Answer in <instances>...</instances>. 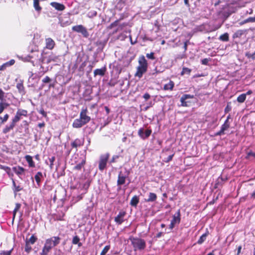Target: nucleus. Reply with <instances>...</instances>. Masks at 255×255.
Returning a JSON list of instances; mask_svg holds the SVG:
<instances>
[{"label":"nucleus","mask_w":255,"mask_h":255,"mask_svg":"<svg viewBox=\"0 0 255 255\" xmlns=\"http://www.w3.org/2000/svg\"><path fill=\"white\" fill-rule=\"evenodd\" d=\"M12 180L13 188H14L15 187H16V183L13 179H12Z\"/></svg>","instance_id":"obj_63"},{"label":"nucleus","mask_w":255,"mask_h":255,"mask_svg":"<svg viewBox=\"0 0 255 255\" xmlns=\"http://www.w3.org/2000/svg\"><path fill=\"white\" fill-rule=\"evenodd\" d=\"M16 88L18 90V92L22 95L25 94L24 88L22 83H18L16 84Z\"/></svg>","instance_id":"obj_23"},{"label":"nucleus","mask_w":255,"mask_h":255,"mask_svg":"<svg viewBox=\"0 0 255 255\" xmlns=\"http://www.w3.org/2000/svg\"><path fill=\"white\" fill-rule=\"evenodd\" d=\"M9 115L7 114H5L3 117L0 116V120H1V123L3 124L5 123L7 121Z\"/></svg>","instance_id":"obj_41"},{"label":"nucleus","mask_w":255,"mask_h":255,"mask_svg":"<svg viewBox=\"0 0 255 255\" xmlns=\"http://www.w3.org/2000/svg\"><path fill=\"white\" fill-rule=\"evenodd\" d=\"M255 22V18H254L253 17H250L244 20V21L240 22L241 25H243L244 24H245L248 22Z\"/></svg>","instance_id":"obj_32"},{"label":"nucleus","mask_w":255,"mask_h":255,"mask_svg":"<svg viewBox=\"0 0 255 255\" xmlns=\"http://www.w3.org/2000/svg\"><path fill=\"white\" fill-rule=\"evenodd\" d=\"M12 170L18 176L24 174L25 169L23 167L18 166L12 167Z\"/></svg>","instance_id":"obj_13"},{"label":"nucleus","mask_w":255,"mask_h":255,"mask_svg":"<svg viewBox=\"0 0 255 255\" xmlns=\"http://www.w3.org/2000/svg\"><path fill=\"white\" fill-rule=\"evenodd\" d=\"M51 249L52 248L49 246L44 244V246L42 250V252L40 254V255H47Z\"/></svg>","instance_id":"obj_19"},{"label":"nucleus","mask_w":255,"mask_h":255,"mask_svg":"<svg viewBox=\"0 0 255 255\" xmlns=\"http://www.w3.org/2000/svg\"><path fill=\"white\" fill-rule=\"evenodd\" d=\"M37 238L34 236L32 235L28 241H26V242H28L29 244H34L35 242L36 241Z\"/></svg>","instance_id":"obj_37"},{"label":"nucleus","mask_w":255,"mask_h":255,"mask_svg":"<svg viewBox=\"0 0 255 255\" xmlns=\"http://www.w3.org/2000/svg\"><path fill=\"white\" fill-rule=\"evenodd\" d=\"M230 127V124L228 122V120H226L224 124L222 126L221 128L220 131L217 132V135H221L224 133V131L228 129Z\"/></svg>","instance_id":"obj_10"},{"label":"nucleus","mask_w":255,"mask_h":255,"mask_svg":"<svg viewBox=\"0 0 255 255\" xmlns=\"http://www.w3.org/2000/svg\"><path fill=\"white\" fill-rule=\"evenodd\" d=\"M109 157V153H106V154L102 155L100 156L99 164V168L101 171H103L106 168Z\"/></svg>","instance_id":"obj_6"},{"label":"nucleus","mask_w":255,"mask_h":255,"mask_svg":"<svg viewBox=\"0 0 255 255\" xmlns=\"http://www.w3.org/2000/svg\"><path fill=\"white\" fill-rule=\"evenodd\" d=\"M33 6L36 11L40 12L41 10V7L39 5V0H33Z\"/></svg>","instance_id":"obj_22"},{"label":"nucleus","mask_w":255,"mask_h":255,"mask_svg":"<svg viewBox=\"0 0 255 255\" xmlns=\"http://www.w3.org/2000/svg\"><path fill=\"white\" fill-rule=\"evenodd\" d=\"M22 188L20 186H16L14 188H13V190L14 193H16L17 192H19L21 190H22Z\"/></svg>","instance_id":"obj_48"},{"label":"nucleus","mask_w":255,"mask_h":255,"mask_svg":"<svg viewBox=\"0 0 255 255\" xmlns=\"http://www.w3.org/2000/svg\"><path fill=\"white\" fill-rule=\"evenodd\" d=\"M127 177L128 175H124L121 171L120 172L117 181V185L121 186L125 184Z\"/></svg>","instance_id":"obj_11"},{"label":"nucleus","mask_w":255,"mask_h":255,"mask_svg":"<svg viewBox=\"0 0 255 255\" xmlns=\"http://www.w3.org/2000/svg\"><path fill=\"white\" fill-rule=\"evenodd\" d=\"M39 113L44 117H46L47 116L46 113L44 111V110L43 109H40L39 111Z\"/></svg>","instance_id":"obj_55"},{"label":"nucleus","mask_w":255,"mask_h":255,"mask_svg":"<svg viewBox=\"0 0 255 255\" xmlns=\"http://www.w3.org/2000/svg\"><path fill=\"white\" fill-rule=\"evenodd\" d=\"M84 140L83 139L76 138L71 143V146L73 148H77L83 145Z\"/></svg>","instance_id":"obj_12"},{"label":"nucleus","mask_w":255,"mask_h":255,"mask_svg":"<svg viewBox=\"0 0 255 255\" xmlns=\"http://www.w3.org/2000/svg\"><path fill=\"white\" fill-rule=\"evenodd\" d=\"M50 5L56 10L59 11H62L65 8V6L63 4L57 2H52L50 3Z\"/></svg>","instance_id":"obj_14"},{"label":"nucleus","mask_w":255,"mask_h":255,"mask_svg":"<svg viewBox=\"0 0 255 255\" xmlns=\"http://www.w3.org/2000/svg\"><path fill=\"white\" fill-rule=\"evenodd\" d=\"M191 70L190 69L188 68H186V67H184L182 69V71L181 73V74L182 75H184V74H188V75H189L190 72H191Z\"/></svg>","instance_id":"obj_36"},{"label":"nucleus","mask_w":255,"mask_h":255,"mask_svg":"<svg viewBox=\"0 0 255 255\" xmlns=\"http://www.w3.org/2000/svg\"><path fill=\"white\" fill-rule=\"evenodd\" d=\"M251 156H254L255 157V153L250 152L248 154V156L250 157Z\"/></svg>","instance_id":"obj_58"},{"label":"nucleus","mask_w":255,"mask_h":255,"mask_svg":"<svg viewBox=\"0 0 255 255\" xmlns=\"http://www.w3.org/2000/svg\"><path fill=\"white\" fill-rule=\"evenodd\" d=\"M246 99V94H242L238 96L237 98V101L239 103H242L244 102Z\"/></svg>","instance_id":"obj_30"},{"label":"nucleus","mask_w":255,"mask_h":255,"mask_svg":"<svg viewBox=\"0 0 255 255\" xmlns=\"http://www.w3.org/2000/svg\"><path fill=\"white\" fill-rule=\"evenodd\" d=\"M38 126L40 128H43L45 126V124L44 123H39Z\"/></svg>","instance_id":"obj_59"},{"label":"nucleus","mask_w":255,"mask_h":255,"mask_svg":"<svg viewBox=\"0 0 255 255\" xmlns=\"http://www.w3.org/2000/svg\"><path fill=\"white\" fill-rule=\"evenodd\" d=\"M25 158L28 163L29 166L31 167H35V164L32 160V158L30 155H27L25 156Z\"/></svg>","instance_id":"obj_20"},{"label":"nucleus","mask_w":255,"mask_h":255,"mask_svg":"<svg viewBox=\"0 0 255 255\" xmlns=\"http://www.w3.org/2000/svg\"><path fill=\"white\" fill-rule=\"evenodd\" d=\"M4 97V92L0 89V100H3Z\"/></svg>","instance_id":"obj_53"},{"label":"nucleus","mask_w":255,"mask_h":255,"mask_svg":"<svg viewBox=\"0 0 255 255\" xmlns=\"http://www.w3.org/2000/svg\"><path fill=\"white\" fill-rule=\"evenodd\" d=\"M246 56L249 58H252V59H255V52L253 54L247 53H246Z\"/></svg>","instance_id":"obj_52"},{"label":"nucleus","mask_w":255,"mask_h":255,"mask_svg":"<svg viewBox=\"0 0 255 255\" xmlns=\"http://www.w3.org/2000/svg\"><path fill=\"white\" fill-rule=\"evenodd\" d=\"M79 241H80L79 238L77 236H76L74 237L73 238L72 243L74 245L78 244L79 247H81V246H82V243L79 242Z\"/></svg>","instance_id":"obj_29"},{"label":"nucleus","mask_w":255,"mask_h":255,"mask_svg":"<svg viewBox=\"0 0 255 255\" xmlns=\"http://www.w3.org/2000/svg\"><path fill=\"white\" fill-rule=\"evenodd\" d=\"M106 71V68H103L101 69H96L94 70V74L96 76L97 75L104 76Z\"/></svg>","instance_id":"obj_16"},{"label":"nucleus","mask_w":255,"mask_h":255,"mask_svg":"<svg viewBox=\"0 0 255 255\" xmlns=\"http://www.w3.org/2000/svg\"><path fill=\"white\" fill-rule=\"evenodd\" d=\"M20 206H21V205L20 204L16 203L15 204V208L13 212L16 213L19 210Z\"/></svg>","instance_id":"obj_49"},{"label":"nucleus","mask_w":255,"mask_h":255,"mask_svg":"<svg viewBox=\"0 0 255 255\" xmlns=\"http://www.w3.org/2000/svg\"><path fill=\"white\" fill-rule=\"evenodd\" d=\"M151 133V130H150V129L146 130L145 131V133H144L145 138L148 137L150 135Z\"/></svg>","instance_id":"obj_47"},{"label":"nucleus","mask_w":255,"mask_h":255,"mask_svg":"<svg viewBox=\"0 0 255 255\" xmlns=\"http://www.w3.org/2000/svg\"><path fill=\"white\" fill-rule=\"evenodd\" d=\"M193 97L194 96L189 94H185L181 97L182 100H186L188 99H192Z\"/></svg>","instance_id":"obj_42"},{"label":"nucleus","mask_w":255,"mask_h":255,"mask_svg":"<svg viewBox=\"0 0 255 255\" xmlns=\"http://www.w3.org/2000/svg\"><path fill=\"white\" fill-rule=\"evenodd\" d=\"M12 249L7 251H1L0 253V255H10L11 254Z\"/></svg>","instance_id":"obj_46"},{"label":"nucleus","mask_w":255,"mask_h":255,"mask_svg":"<svg viewBox=\"0 0 255 255\" xmlns=\"http://www.w3.org/2000/svg\"><path fill=\"white\" fill-rule=\"evenodd\" d=\"M180 102L181 103V106L183 107H187L188 106L187 102L186 100H182V98L180 99Z\"/></svg>","instance_id":"obj_54"},{"label":"nucleus","mask_w":255,"mask_h":255,"mask_svg":"<svg viewBox=\"0 0 255 255\" xmlns=\"http://www.w3.org/2000/svg\"><path fill=\"white\" fill-rule=\"evenodd\" d=\"M51 81V79L48 76H46L43 79L42 82L45 83H49Z\"/></svg>","instance_id":"obj_51"},{"label":"nucleus","mask_w":255,"mask_h":255,"mask_svg":"<svg viewBox=\"0 0 255 255\" xmlns=\"http://www.w3.org/2000/svg\"><path fill=\"white\" fill-rule=\"evenodd\" d=\"M3 169H4V170L7 172V173L8 174H9V171L10 170L9 167H5L3 168Z\"/></svg>","instance_id":"obj_60"},{"label":"nucleus","mask_w":255,"mask_h":255,"mask_svg":"<svg viewBox=\"0 0 255 255\" xmlns=\"http://www.w3.org/2000/svg\"><path fill=\"white\" fill-rule=\"evenodd\" d=\"M157 198L156 195L154 193H149V198L147 199V202H153Z\"/></svg>","instance_id":"obj_27"},{"label":"nucleus","mask_w":255,"mask_h":255,"mask_svg":"<svg viewBox=\"0 0 255 255\" xmlns=\"http://www.w3.org/2000/svg\"><path fill=\"white\" fill-rule=\"evenodd\" d=\"M143 132V129L141 128L138 131V135L142 139H145L144 134Z\"/></svg>","instance_id":"obj_43"},{"label":"nucleus","mask_w":255,"mask_h":255,"mask_svg":"<svg viewBox=\"0 0 255 255\" xmlns=\"http://www.w3.org/2000/svg\"><path fill=\"white\" fill-rule=\"evenodd\" d=\"M60 238L59 237H52L45 241V244L52 249L60 243Z\"/></svg>","instance_id":"obj_5"},{"label":"nucleus","mask_w":255,"mask_h":255,"mask_svg":"<svg viewBox=\"0 0 255 255\" xmlns=\"http://www.w3.org/2000/svg\"><path fill=\"white\" fill-rule=\"evenodd\" d=\"M126 212L124 211H121L118 215L115 218V222L118 225L122 224L124 221V218Z\"/></svg>","instance_id":"obj_9"},{"label":"nucleus","mask_w":255,"mask_h":255,"mask_svg":"<svg viewBox=\"0 0 255 255\" xmlns=\"http://www.w3.org/2000/svg\"><path fill=\"white\" fill-rule=\"evenodd\" d=\"M110 249V246H106L105 247V248H104V249L102 250L101 253V255H105L109 251Z\"/></svg>","instance_id":"obj_40"},{"label":"nucleus","mask_w":255,"mask_h":255,"mask_svg":"<svg viewBox=\"0 0 255 255\" xmlns=\"http://www.w3.org/2000/svg\"><path fill=\"white\" fill-rule=\"evenodd\" d=\"M206 237H207L206 234H204L202 235L200 237L199 240L198 241V243L199 244H201L202 243H203L204 242V241L206 240Z\"/></svg>","instance_id":"obj_38"},{"label":"nucleus","mask_w":255,"mask_h":255,"mask_svg":"<svg viewBox=\"0 0 255 255\" xmlns=\"http://www.w3.org/2000/svg\"><path fill=\"white\" fill-rule=\"evenodd\" d=\"M209 60L207 58H205L202 60L201 63L203 65H207Z\"/></svg>","instance_id":"obj_56"},{"label":"nucleus","mask_w":255,"mask_h":255,"mask_svg":"<svg viewBox=\"0 0 255 255\" xmlns=\"http://www.w3.org/2000/svg\"><path fill=\"white\" fill-rule=\"evenodd\" d=\"M247 13L251 14L253 13V10L252 8H250L249 10L247 11Z\"/></svg>","instance_id":"obj_61"},{"label":"nucleus","mask_w":255,"mask_h":255,"mask_svg":"<svg viewBox=\"0 0 255 255\" xmlns=\"http://www.w3.org/2000/svg\"><path fill=\"white\" fill-rule=\"evenodd\" d=\"M85 164V160L84 159H82L81 161L75 165L73 169L75 170H80L82 169V168L84 166Z\"/></svg>","instance_id":"obj_21"},{"label":"nucleus","mask_w":255,"mask_h":255,"mask_svg":"<svg viewBox=\"0 0 255 255\" xmlns=\"http://www.w3.org/2000/svg\"><path fill=\"white\" fill-rule=\"evenodd\" d=\"M9 104L6 103L0 102V114L2 113L4 109H5Z\"/></svg>","instance_id":"obj_33"},{"label":"nucleus","mask_w":255,"mask_h":255,"mask_svg":"<svg viewBox=\"0 0 255 255\" xmlns=\"http://www.w3.org/2000/svg\"><path fill=\"white\" fill-rule=\"evenodd\" d=\"M45 58V60H46V62L47 63L51 61H56L57 59H58V57L54 55H51L49 56L47 58Z\"/></svg>","instance_id":"obj_26"},{"label":"nucleus","mask_w":255,"mask_h":255,"mask_svg":"<svg viewBox=\"0 0 255 255\" xmlns=\"http://www.w3.org/2000/svg\"><path fill=\"white\" fill-rule=\"evenodd\" d=\"M241 249H242V247L239 246L238 249V254H237L238 255H239L240 253Z\"/></svg>","instance_id":"obj_64"},{"label":"nucleus","mask_w":255,"mask_h":255,"mask_svg":"<svg viewBox=\"0 0 255 255\" xmlns=\"http://www.w3.org/2000/svg\"><path fill=\"white\" fill-rule=\"evenodd\" d=\"M31 247L29 245V244L28 242H26L25 251L27 253H29L31 251Z\"/></svg>","instance_id":"obj_44"},{"label":"nucleus","mask_w":255,"mask_h":255,"mask_svg":"<svg viewBox=\"0 0 255 255\" xmlns=\"http://www.w3.org/2000/svg\"><path fill=\"white\" fill-rule=\"evenodd\" d=\"M180 222V213L178 210L173 216L170 224L169 229L171 230L176 225L179 224Z\"/></svg>","instance_id":"obj_7"},{"label":"nucleus","mask_w":255,"mask_h":255,"mask_svg":"<svg viewBox=\"0 0 255 255\" xmlns=\"http://www.w3.org/2000/svg\"><path fill=\"white\" fill-rule=\"evenodd\" d=\"M72 30L77 32L81 33L85 37H87L89 36V33L87 29L82 25H78L73 26Z\"/></svg>","instance_id":"obj_8"},{"label":"nucleus","mask_w":255,"mask_h":255,"mask_svg":"<svg viewBox=\"0 0 255 255\" xmlns=\"http://www.w3.org/2000/svg\"><path fill=\"white\" fill-rule=\"evenodd\" d=\"M219 39L223 41H228L229 40V34L227 33H225L222 35H221Z\"/></svg>","instance_id":"obj_34"},{"label":"nucleus","mask_w":255,"mask_h":255,"mask_svg":"<svg viewBox=\"0 0 255 255\" xmlns=\"http://www.w3.org/2000/svg\"><path fill=\"white\" fill-rule=\"evenodd\" d=\"M87 109L82 108L80 114V118L75 119L72 124L74 128H80L90 122L91 118L87 116Z\"/></svg>","instance_id":"obj_1"},{"label":"nucleus","mask_w":255,"mask_h":255,"mask_svg":"<svg viewBox=\"0 0 255 255\" xmlns=\"http://www.w3.org/2000/svg\"><path fill=\"white\" fill-rule=\"evenodd\" d=\"M15 63V61L13 59H11L10 60V61L4 63L2 65V67L3 69V70H4L5 69H6V67H9V66H10L12 65H13Z\"/></svg>","instance_id":"obj_28"},{"label":"nucleus","mask_w":255,"mask_h":255,"mask_svg":"<svg viewBox=\"0 0 255 255\" xmlns=\"http://www.w3.org/2000/svg\"><path fill=\"white\" fill-rule=\"evenodd\" d=\"M138 63L139 65L137 68V71L135 74V76L138 78H141L143 74L147 70V63L143 56L139 57Z\"/></svg>","instance_id":"obj_2"},{"label":"nucleus","mask_w":255,"mask_h":255,"mask_svg":"<svg viewBox=\"0 0 255 255\" xmlns=\"http://www.w3.org/2000/svg\"><path fill=\"white\" fill-rule=\"evenodd\" d=\"M31 62L34 65L44 63L45 58L43 57L42 53L38 51H34L28 56Z\"/></svg>","instance_id":"obj_3"},{"label":"nucleus","mask_w":255,"mask_h":255,"mask_svg":"<svg viewBox=\"0 0 255 255\" xmlns=\"http://www.w3.org/2000/svg\"><path fill=\"white\" fill-rule=\"evenodd\" d=\"M143 98L146 100H147L148 99H149L150 97V96L149 94L148 93H145L143 95Z\"/></svg>","instance_id":"obj_57"},{"label":"nucleus","mask_w":255,"mask_h":255,"mask_svg":"<svg viewBox=\"0 0 255 255\" xmlns=\"http://www.w3.org/2000/svg\"><path fill=\"white\" fill-rule=\"evenodd\" d=\"M15 126L10 123L9 125H6L2 130V132L4 134L8 133L12 130Z\"/></svg>","instance_id":"obj_17"},{"label":"nucleus","mask_w":255,"mask_h":255,"mask_svg":"<svg viewBox=\"0 0 255 255\" xmlns=\"http://www.w3.org/2000/svg\"><path fill=\"white\" fill-rule=\"evenodd\" d=\"M55 157L54 156H52V157L49 158V160L50 161L49 166H50V169L53 168V163H54V161H55Z\"/></svg>","instance_id":"obj_45"},{"label":"nucleus","mask_w":255,"mask_h":255,"mask_svg":"<svg viewBox=\"0 0 255 255\" xmlns=\"http://www.w3.org/2000/svg\"><path fill=\"white\" fill-rule=\"evenodd\" d=\"M20 117H21L18 115V113H16L14 117L12 119L11 123L15 126L16 123L19 122L20 120Z\"/></svg>","instance_id":"obj_31"},{"label":"nucleus","mask_w":255,"mask_h":255,"mask_svg":"<svg viewBox=\"0 0 255 255\" xmlns=\"http://www.w3.org/2000/svg\"><path fill=\"white\" fill-rule=\"evenodd\" d=\"M244 33V31L242 30H239L237 31L234 34V37H239L241 36Z\"/></svg>","instance_id":"obj_39"},{"label":"nucleus","mask_w":255,"mask_h":255,"mask_svg":"<svg viewBox=\"0 0 255 255\" xmlns=\"http://www.w3.org/2000/svg\"><path fill=\"white\" fill-rule=\"evenodd\" d=\"M55 46V42L51 38L46 39V47L49 49H52Z\"/></svg>","instance_id":"obj_15"},{"label":"nucleus","mask_w":255,"mask_h":255,"mask_svg":"<svg viewBox=\"0 0 255 255\" xmlns=\"http://www.w3.org/2000/svg\"><path fill=\"white\" fill-rule=\"evenodd\" d=\"M139 202V198L137 196H133L130 200V204L131 206L136 207Z\"/></svg>","instance_id":"obj_24"},{"label":"nucleus","mask_w":255,"mask_h":255,"mask_svg":"<svg viewBox=\"0 0 255 255\" xmlns=\"http://www.w3.org/2000/svg\"><path fill=\"white\" fill-rule=\"evenodd\" d=\"M129 240L134 251L143 250L145 249L146 243L144 240L138 238L130 237Z\"/></svg>","instance_id":"obj_4"},{"label":"nucleus","mask_w":255,"mask_h":255,"mask_svg":"<svg viewBox=\"0 0 255 255\" xmlns=\"http://www.w3.org/2000/svg\"><path fill=\"white\" fill-rule=\"evenodd\" d=\"M173 155H169L167 158V161L171 160L172 159Z\"/></svg>","instance_id":"obj_62"},{"label":"nucleus","mask_w":255,"mask_h":255,"mask_svg":"<svg viewBox=\"0 0 255 255\" xmlns=\"http://www.w3.org/2000/svg\"><path fill=\"white\" fill-rule=\"evenodd\" d=\"M174 86V82L172 81H170L168 83L164 85L163 89L164 90H172Z\"/></svg>","instance_id":"obj_18"},{"label":"nucleus","mask_w":255,"mask_h":255,"mask_svg":"<svg viewBox=\"0 0 255 255\" xmlns=\"http://www.w3.org/2000/svg\"><path fill=\"white\" fill-rule=\"evenodd\" d=\"M17 113H18V115L20 117L22 116L26 117L27 115V111L23 109H18L17 111Z\"/></svg>","instance_id":"obj_35"},{"label":"nucleus","mask_w":255,"mask_h":255,"mask_svg":"<svg viewBox=\"0 0 255 255\" xmlns=\"http://www.w3.org/2000/svg\"><path fill=\"white\" fill-rule=\"evenodd\" d=\"M146 57L150 59H154L155 58L154 53L153 52L146 54Z\"/></svg>","instance_id":"obj_50"},{"label":"nucleus","mask_w":255,"mask_h":255,"mask_svg":"<svg viewBox=\"0 0 255 255\" xmlns=\"http://www.w3.org/2000/svg\"><path fill=\"white\" fill-rule=\"evenodd\" d=\"M42 177V174L41 172H38L36 175H35V179L36 182L38 186L40 185V183L41 182V178Z\"/></svg>","instance_id":"obj_25"}]
</instances>
